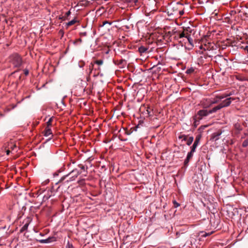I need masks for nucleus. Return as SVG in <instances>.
<instances>
[{"instance_id":"f257e3e1","label":"nucleus","mask_w":248,"mask_h":248,"mask_svg":"<svg viewBox=\"0 0 248 248\" xmlns=\"http://www.w3.org/2000/svg\"><path fill=\"white\" fill-rule=\"evenodd\" d=\"M233 99H234L232 98H229L225 99L220 104H219L217 106L213 108L212 109L209 110L204 108L200 109L193 117V119L195 120V122L197 120L200 121L203 118L208 116L210 114L216 113L221 108L228 107L231 104L232 100Z\"/></svg>"},{"instance_id":"f03ea898","label":"nucleus","mask_w":248,"mask_h":248,"mask_svg":"<svg viewBox=\"0 0 248 248\" xmlns=\"http://www.w3.org/2000/svg\"><path fill=\"white\" fill-rule=\"evenodd\" d=\"M78 167L81 169V171L78 170L77 169H74L68 174L62 176L58 183H68L69 182L73 181L82 171L86 172V174H84L83 176H87L88 167L87 166L85 167L81 164H78Z\"/></svg>"},{"instance_id":"7ed1b4c3","label":"nucleus","mask_w":248,"mask_h":248,"mask_svg":"<svg viewBox=\"0 0 248 248\" xmlns=\"http://www.w3.org/2000/svg\"><path fill=\"white\" fill-rule=\"evenodd\" d=\"M204 52L202 51L201 58L204 57V59L207 58H212L213 55L217 53V46L214 44L209 43L208 45H205L203 48Z\"/></svg>"},{"instance_id":"20e7f679","label":"nucleus","mask_w":248,"mask_h":248,"mask_svg":"<svg viewBox=\"0 0 248 248\" xmlns=\"http://www.w3.org/2000/svg\"><path fill=\"white\" fill-rule=\"evenodd\" d=\"M8 62L15 68H20L23 64L22 58L17 53H14L10 55L8 58Z\"/></svg>"},{"instance_id":"39448f33","label":"nucleus","mask_w":248,"mask_h":248,"mask_svg":"<svg viewBox=\"0 0 248 248\" xmlns=\"http://www.w3.org/2000/svg\"><path fill=\"white\" fill-rule=\"evenodd\" d=\"M31 221L32 218L31 217H27L25 219H24L22 222L23 226L20 230V232L22 233L24 232L27 231L28 226Z\"/></svg>"},{"instance_id":"423d86ee","label":"nucleus","mask_w":248,"mask_h":248,"mask_svg":"<svg viewBox=\"0 0 248 248\" xmlns=\"http://www.w3.org/2000/svg\"><path fill=\"white\" fill-rule=\"evenodd\" d=\"M212 105L217 104L220 102V104L225 99L223 94H216L213 97L210 98Z\"/></svg>"},{"instance_id":"0eeeda50","label":"nucleus","mask_w":248,"mask_h":248,"mask_svg":"<svg viewBox=\"0 0 248 248\" xmlns=\"http://www.w3.org/2000/svg\"><path fill=\"white\" fill-rule=\"evenodd\" d=\"M201 105L203 108L207 109L213 105L210 98H204L201 101Z\"/></svg>"},{"instance_id":"6e6552de","label":"nucleus","mask_w":248,"mask_h":248,"mask_svg":"<svg viewBox=\"0 0 248 248\" xmlns=\"http://www.w3.org/2000/svg\"><path fill=\"white\" fill-rule=\"evenodd\" d=\"M36 241L41 244L50 243L56 241V238L54 236L49 237L45 239H36Z\"/></svg>"},{"instance_id":"1a4fd4ad","label":"nucleus","mask_w":248,"mask_h":248,"mask_svg":"<svg viewBox=\"0 0 248 248\" xmlns=\"http://www.w3.org/2000/svg\"><path fill=\"white\" fill-rule=\"evenodd\" d=\"M222 132L220 130H218L217 132L213 133L211 136L210 140L216 141L219 139V137L221 135Z\"/></svg>"},{"instance_id":"9d476101","label":"nucleus","mask_w":248,"mask_h":248,"mask_svg":"<svg viewBox=\"0 0 248 248\" xmlns=\"http://www.w3.org/2000/svg\"><path fill=\"white\" fill-rule=\"evenodd\" d=\"M44 136L45 137L49 136V135H51V137L49 138L46 140V141L50 140L52 137H53L52 131L50 127H46L45 130L43 132Z\"/></svg>"},{"instance_id":"9b49d317","label":"nucleus","mask_w":248,"mask_h":248,"mask_svg":"<svg viewBox=\"0 0 248 248\" xmlns=\"http://www.w3.org/2000/svg\"><path fill=\"white\" fill-rule=\"evenodd\" d=\"M148 48L144 46H140L138 48V51L140 55H143L144 54H147L148 52Z\"/></svg>"},{"instance_id":"f8f14e48","label":"nucleus","mask_w":248,"mask_h":248,"mask_svg":"<svg viewBox=\"0 0 248 248\" xmlns=\"http://www.w3.org/2000/svg\"><path fill=\"white\" fill-rule=\"evenodd\" d=\"M94 63L93 62H91L89 65L88 68L86 70V72L88 74L89 76L91 74L93 71L94 70Z\"/></svg>"},{"instance_id":"ddd939ff","label":"nucleus","mask_w":248,"mask_h":248,"mask_svg":"<svg viewBox=\"0 0 248 248\" xmlns=\"http://www.w3.org/2000/svg\"><path fill=\"white\" fill-rule=\"evenodd\" d=\"M79 22V21L77 19L76 17L74 18L73 19L71 20L70 21L66 23L65 27L67 28L68 27L74 25V24Z\"/></svg>"},{"instance_id":"4468645a","label":"nucleus","mask_w":248,"mask_h":248,"mask_svg":"<svg viewBox=\"0 0 248 248\" xmlns=\"http://www.w3.org/2000/svg\"><path fill=\"white\" fill-rule=\"evenodd\" d=\"M234 94V91H232L231 92H230L229 93H224L223 94V96H224V98L225 99H226L227 98H231V97H230V96L232 95H233ZM233 98V97H232ZM233 100H234L235 99V98H233ZM233 101V100H232L231 102Z\"/></svg>"},{"instance_id":"2eb2a0df","label":"nucleus","mask_w":248,"mask_h":248,"mask_svg":"<svg viewBox=\"0 0 248 248\" xmlns=\"http://www.w3.org/2000/svg\"><path fill=\"white\" fill-rule=\"evenodd\" d=\"M235 130L237 131V132H239L242 130V126L239 123H236L234 125Z\"/></svg>"},{"instance_id":"dca6fc26","label":"nucleus","mask_w":248,"mask_h":248,"mask_svg":"<svg viewBox=\"0 0 248 248\" xmlns=\"http://www.w3.org/2000/svg\"><path fill=\"white\" fill-rule=\"evenodd\" d=\"M193 140H194V138L192 136L189 137L188 139L187 138V140H186L187 141L186 144L188 146H190L193 142Z\"/></svg>"},{"instance_id":"f3484780","label":"nucleus","mask_w":248,"mask_h":248,"mask_svg":"<svg viewBox=\"0 0 248 248\" xmlns=\"http://www.w3.org/2000/svg\"><path fill=\"white\" fill-rule=\"evenodd\" d=\"M53 119H54L53 117H51L49 119L48 121L46 122V127L51 128V126L52 125V122Z\"/></svg>"},{"instance_id":"a211bd4d","label":"nucleus","mask_w":248,"mask_h":248,"mask_svg":"<svg viewBox=\"0 0 248 248\" xmlns=\"http://www.w3.org/2000/svg\"><path fill=\"white\" fill-rule=\"evenodd\" d=\"M201 138V136L200 135H198V136H197L193 144H196V145L198 146V145L199 143Z\"/></svg>"},{"instance_id":"6ab92c4d","label":"nucleus","mask_w":248,"mask_h":248,"mask_svg":"<svg viewBox=\"0 0 248 248\" xmlns=\"http://www.w3.org/2000/svg\"><path fill=\"white\" fill-rule=\"evenodd\" d=\"M103 62H104L103 60L102 59H100V60H96L93 63H94V64H96L97 65H98V66H100L103 64Z\"/></svg>"},{"instance_id":"aec40b11","label":"nucleus","mask_w":248,"mask_h":248,"mask_svg":"<svg viewBox=\"0 0 248 248\" xmlns=\"http://www.w3.org/2000/svg\"><path fill=\"white\" fill-rule=\"evenodd\" d=\"M186 38H187V41H188L189 43L192 45L193 46V39L191 37V36L190 34H188L187 33V35L186 36Z\"/></svg>"},{"instance_id":"412c9836","label":"nucleus","mask_w":248,"mask_h":248,"mask_svg":"<svg viewBox=\"0 0 248 248\" xmlns=\"http://www.w3.org/2000/svg\"><path fill=\"white\" fill-rule=\"evenodd\" d=\"M187 136L186 135H185L184 134H181L178 136V139H182V141H186V140H187Z\"/></svg>"},{"instance_id":"4be33fe9","label":"nucleus","mask_w":248,"mask_h":248,"mask_svg":"<svg viewBox=\"0 0 248 248\" xmlns=\"http://www.w3.org/2000/svg\"><path fill=\"white\" fill-rule=\"evenodd\" d=\"M194 70H195V69L193 67H191L190 68L187 69L186 70V73L187 74H191L194 72Z\"/></svg>"},{"instance_id":"5701e85b","label":"nucleus","mask_w":248,"mask_h":248,"mask_svg":"<svg viewBox=\"0 0 248 248\" xmlns=\"http://www.w3.org/2000/svg\"><path fill=\"white\" fill-rule=\"evenodd\" d=\"M112 24V22L108 21H104L102 22V25H101V27L105 26L106 25H108V26H110Z\"/></svg>"},{"instance_id":"b1692460","label":"nucleus","mask_w":248,"mask_h":248,"mask_svg":"<svg viewBox=\"0 0 248 248\" xmlns=\"http://www.w3.org/2000/svg\"><path fill=\"white\" fill-rule=\"evenodd\" d=\"M78 66L80 68H83L85 65V62L83 61H80L78 63Z\"/></svg>"},{"instance_id":"393cba45","label":"nucleus","mask_w":248,"mask_h":248,"mask_svg":"<svg viewBox=\"0 0 248 248\" xmlns=\"http://www.w3.org/2000/svg\"><path fill=\"white\" fill-rule=\"evenodd\" d=\"M9 148L11 149L12 151H16L17 148V147L15 144H11Z\"/></svg>"},{"instance_id":"a878e982","label":"nucleus","mask_w":248,"mask_h":248,"mask_svg":"<svg viewBox=\"0 0 248 248\" xmlns=\"http://www.w3.org/2000/svg\"><path fill=\"white\" fill-rule=\"evenodd\" d=\"M197 147V145L196 144H193L192 146L191 147V151L192 152H195L196 151V149Z\"/></svg>"},{"instance_id":"bb28decb","label":"nucleus","mask_w":248,"mask_h":248,"mask_svg":"<svg viewBox=\"0 0 248 248\" xmlns=\"http://www.w3.org/2000/svg\"><path fill=\"white\" fill-rule=\"evenodd\" d=\"M193 153L194 152H192L191 151L188 152L187 155L186 157L190 159L193 156Z\"/></svg>"},{"instance_id":"cd10ccee","label":"nucleus","mask_w":248,"mask_h":248,"mask_svg":"<svg viewBox=\"0 0 248 248\" xmlns=\"http://www.w3.org/2000/svg\"><path fill=\"white\" fill-rule=\"evenodd\" d=\"M248 146V140H245L242 143V146L243 147H246Z\"/></svg>"},{"instance_id":"c85d7f7f","label":"nucleus","mask_w":248,"mask_h":248,"mask_svg":"<svg viewBox=\"0 0 248 248\" xmlns=\"http://www.w3.org/2000/svg\"><path fill=\"white\" fill-rule=\"evenodd\" d=\"M51 196V195H50L48 193L46 195H44V196L43 197V199H44V200H47L48 199H49Z\"/></svg>"},{"instance_id":"c756f323","label":"nucleus","mask_w":248,"mask_h":248,"mask_svg":"<svg viewBox=\"0 0 248 248\" xmlns=\"http://www.w3.org/2000/svg\"><path fill=\"white\" fill-rule=\"evenodd\" d=\"M152 111V110L150 108H148L146 109V113L148 115V116H151L152 115V114H151V111Z\"/></svg>"},{"instance_id":"7c9ffc66","label":"nucleus","mask_w":248,"mask_h":248,"mask_svg":"<svg viewBox=\"0 0 248 248\" xmlns=\"http://www.w3.org/2000/svg\"><path fill=\"white\" fill-rule=\"evenodd\" d=\"M65 248H75V247L72 244L70 243L69 242H68Z\"/></svg>"},{"instance_id":"2f4dec72","label":"nucleus","mask_w":248,"mask_h":248,"mask_svg":"<svg viewBox=\"0 0 248 248\" xmlns=\"http://www.w3.org/2000/svg\"><path fill=\"white\" fill-rule=\"evenodd\" d=\"M82 42V39L81 38L77 39L74 42V44H79Z\"/></svg>"},{"instance_id":"473e14b6","label":"nucleus","mask_w":248,"mask_h":248,"mask_svg":"<svg viewBox=\"0 0 248 248\" xmlns=\"http://www.w3.org/2000/svg\"><path fill=\"white\" fill-rule=\"evenodd\" d=\"M173 206L175 208H177L180 206V204L178 203L176 201H173Z\"/></svg>"},{"instance_id":"72a5a7b5","label":"nucleus","mask_w":248,"mask_h":248,"mask_svg":"<svg viewBox=\"0 0 248 248\" xmlns=\"http://www.w3.org/2000/svg\"><path fill=\"white\" fill-rule=\"evenodd\" d=\"M187 34L186 35V33L184 32H182L179 34V38H182L183 37H186V36Z\"/></svg>"},{"instance_id":"f704fd0d","label":"nucleus","mask_w":248,"mask_h":248,"mask_svg":"<svg viewBox=\"0 0 248 248\" xmlns=\"http://www.w3.org/2000/svg\"><path fill=\"white\" fill-rule=\"evenodd\" d=\"M71 15V12L70 11H68L67 12H66L64 16L66 19H68V17Z\"/></svg>"},{"instance_id":"c9c22d12","label":"nucleus","mask_w":248,"mask_h":248,"mask_svg":"<svg viewBox=\"0 0 248 248\" xmlns=\"http://www.w3.org/2000/svg\"><path fill=\"white\" fill-rule=\"evenodd\" d=\"M189 160H190V159L186 157V158L185 159V161H184L185 165H187L188 164Z\"/></svg>"},{"instance_id":"e433bc0d","label":"nucleus","mask_w":248,"mask_h":248,"mask_svg":"<svg viewBox=\"0 0 248 248\" xmlns=\"http://www.w3.org/2000/svg\"><path fill=\"white\" fill-rule=\"evenodd\" d=\"M208 0H199V2L200 4H203L204 3H207Z\"/></svg>"},{"instance_id":"4c0bfd02","label":"nucleus","mask_w":248,"mask_h":248,"mask_svg":"<svg viewBox=\"0 0 248 248\" xmlns=\"http://www.w3.org/2000/svg\"><path fill=\"white\" fill-rule=\"evenodd\" d=\"M84 179H82L79 180L78 181V184L81 185L84 183Z\"/></svg>"},{"instance_id":"58836bf2","label":"nucleus","mask_w":248,"mask_h":248,"mask_svg":"<svg viewBox=\"0 0 248 248\" xmlns=\"http://www.w3.org/2000/svg\"><path fill=\"white\" fill-rule=\"evenodd\" d=\"M213 233V232H210V233H206V232H205L203 235L202 236H204V237H206L207 236H208L209 235H210L211 234H212Z\"/></svg>"},{"instance_id":"ea45409f","label":"nucleus","mask_w":248,"mask_h":248,"mask_svg":"<svg viewBox=\"0 0 248 248\" xmlns=\"http://www.w3.org/2000/svg\"><path fill=\"white\" fill-rule=\"evenodd\" d=\"M124 63H126V61L124 59H121L120 61L119 64H123Z\"/></svg>"},{"instance_id":"a19ab883","label":"nucleus","mask_w":248,"mask_h":248,"mask_svg":"<svg viewBox=\"0 0 248 248\" xmlns=\"http://www.w3.org/2000/svg\"><path fill=\"white\" fill-rule=\"evenodd\" d=\"M24 73L26 76H28L29 75V70L28 69H24Z\"/></svg>"},{"instance_id":"79ce46f5","label":"nucleus","mask_w":248,"mask_h":248,"mask_svg":"<svg viewBox=\"0 0 248 248\" xmlns=\"http://www.w3.org/2000/svg\"><path fill=\"white\" fill-rule=\"evenodd\" d=\"M59 19H62V20H66L64 16H60L59 17Z\"/></svg>"},{"instance_id":"37998d69","label":"nucleus","mask_w":248,"mask_h":248,"mask_svg":"<svg viewBox=\"0 0 248 248\" xmlns=\"http://www.w3.org/2000/svg\"><path fill=\"white\" fill-rule=\"evenodd\" d=\"M94 71H100V67L99 66H98L97 68L94 67Z\"/></svg>"},{"instance_id":"c03bdc74","label":"nucleus","mask_w":248,"mask_h":248,"mask_svg":"<svg viewBox=\"0 0 248 248\" xmlns=\"http://www.w3.org/2000/svg\"><path fill=\"white\" fill-rule=\"evenodd\" d=\"M193 120H194V126H195V127H196V126H197V125L198 124H197V122H199V121L197 120V121L195 122V120H194V119H193Z\"/></svg>"},{"instance_id":"a18cd8bd","label":"nucleus","mask_w":248,"mask_h":248,"mask_svg":"<svg viewBox=\"0 0 248 248\" xmlns=\"http://www.w3.org/2000/svg\"><path fill=\"white\" fill-rule=\"evenodd\" d=\"M80 35L86 36L87 35V33L86 32H81L80 33Z\"/></svg>"},{"instance_id":"49530a36","label":"nucleus","mask_w":248,"mask_h":248,"mask_svg":"<svg viewBox=\"0 0 248 248\" xmlns=\"http://www.w3.org/2000/svg\"><path fill=\"white\" fill-rule=\"evenodd\" d=\"M179 13V15H180V16H182V15H184V11H183V10H182V11H180Z\"/></svg>"},{"instance_id":"de8ad7c7","label":"nucleus","mask_w":248,"mask_h":248,"mask_svg":"<svg viewBox=\"0 0 248 248\" xmlns=\"http://www.w3.org/2000/svg\"><path fill=\"white\" fill-rule=\"evenodd\" d=\"M6 154L7 155H9L10 154L11 151H10V150L9 149H8V150H6Z\"/></svg>"},{"instance_id":"09e8293b","label":"nucleus","mask_w":248,"mask_h":248,"mask_svg":"<svg viewBox=\"0 0 248 248\" xmlns=\"http://www.w3.org/2000/svg\"><path fill=\"white\" fill-rule=\"evenodd\" d=\"M245 50L248 53V46H246L245 47Z\"/></svg>"},{"instance_id":"8fccbe9b","label":"nucleus","mask_w":248,"mask_h":248,"mask_svg":"<svg viewBox=\"0 0 248 248\" xmlns=\"http://www.w3.org/2000/svg\"><path fill=\"white\" fill-rule=\"evenodd\" d=\"M139 1V0H133V2L136 5H137V3Z\"/></svg>"},{"instance_id":"3c124183","label":"nucleus","mask_w":248,"mask_h":248,"mask_svg":"<svg viewBox=\"0 0 248 248\" xmlns=\"http://www.w3.org/2000/svg\"><path fill=\"white\" fill-rule=\"evenodd\" d=\"M60 32L61 33V34H62V35H63V31H62L61 30V31H60Z\"/></svg>"},{"instance_id":"603ef678","label":"nucleus","mask_w":248,"mask_h":248,"mask_svg":"<svg viewBox=\"0 0 248 248\" xmlns=\"http://www.w3.org/2000/svg\"><path fill=\"white\" fill-rule=\"evenodd\" d=\"M60 32L61 33V34H62V35H63V31H62L61 30V31H60Z\"/></svg>"},{"instance_id":"864d4df0","label":"nucleus","mask_w":248,"mask_h":248,"mask_svg":"<svg viewBox=\"0 0 248 248\" xmlns=\"http://www.w3.org/2000/svg\"><path fill=\"white\" fill-rule=\"evenodd\" d=\"M139 124H138L136 127H135V130L136 131L137 130V129L139 127Z\"/></svg>"},{"instance_id":"5fc2aeb1","label":"nucleus","mask_w":248,"mask_h":248,"mask_svg":"<svg viewBox=\"0 0 248 248\" xmlns=\"http://www.w3.org/2000/svg\"><path fill=\"white\" fill-rule=\"evenodd\" d=\"M99 73H94V76H95V75H98Z\"/></svg>"},{"instance_id":"6e6d98bb","label":"nucleus","mask_w":248,"mask_h":248,"mask_svg":"<svg viewBox=\"0 0 248 248\" xmlns=\"http://www.w3.org/2000/svg\"><path fill=\"white\" fill-rule=\"evenodd\" d=\"M40 235H41V236H43L44 234H43L42 233H40Z\"/></svg>"},{"instance_id":"4d7b16f0","label":"nucleus","mask_w":248,"mask_h":248,"mask_svg":"<svg viewBox=\"0 0 248 248\" xmlns=\"http://www.w3.org/2000/svg\"><path fill=\"white\" fill-rule=\"evenodd\" d=\"M218 56H219V57H220V58H222V57L221 56H219V55H218Z\"/></svg>"},{"instance_id":"13d9d810","label":"nucleus","mask_w":248,"mask_h":248,"mask_svg":"<svg viewBox=\"0 0 248 248\" xmlns=\"http://www.w3.org/2000/svg\"><path fill=\"white\" fill-rule=\"evenodd\" d=\"M89 77H87V80H88V79H89Z\"/></svg>"},{"instance_id":"bf43d9fd","label":"nucleus","mask_w":248,"mask_h":248,"mask_svg":"<svg viewBox=\"0 0 248 248\" xmlns=\"http://www.w3.org/2000/svg\"><path fill=\"white\" fill-rule=\"evenodd\" d=\"M225 61H227V60L225 59V58H223Z\"/></svg>"}]
</instances>
